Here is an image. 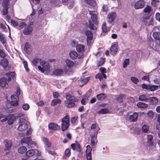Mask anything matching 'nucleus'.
Instances as JSON below:
<instances>
[{"mask_svg": "<svg viewBox=\"0 0 160 160\" xmlns=\"http://www.w3.org/2000/svg\"><path fill=\"white\" fill-rule=\"evenodd\" d=\"M6 75L7 78L3 77L0 79V86L2 88L8 87L9 82L14 78L15 73L13 72H9L6 73Z\"/></svg>", "mask_w": 160, "mask_h": 160, "instance_id": "nucleus-1", "label": "nucleus"}, {"mask_svg": "<svg viewBox=\"0 0 160 160\" xmlns=\"http://www.w3.org/2000/svg\"><path fill=\"white\" fill-rule=\"evenodd\" d=\"M66 100L65 101V106L68 108H72L75 105V102H78V100L72 95L67 93L65 95Z\"/></svg>", "mask_w": 160, "mask_h": 160, "instance_id": "nucleus-2", "label": "nucleus"}, {"mask_svg": "<svg viewBox=\"0 0 160 160\" xmlns=\"http://www.w3.org/2000/svg\"><path fill=\"white\" fill-rule=\"evenodd\" d=\"M89 14L91 16V20H89V22L90 25V28L94 30L96 28L94 24L97 25L98 24L97 12L94 11H89Z\"/></svg>", "mask_w": 160, "mask_h": 160, "instance_id": "nucleus-3", "label": "nucleus"}, {"mask_svg": "<svg viewBox=\"0 0 160 160\" xmlns=\"http://www.w3.org/2000/svg\"><path fill=\"white\" fill-rule=\"evenodd\" d=\"M62 130L65 131L70 126L69 116L68 115H65L62 120Z\"/></svg>", "mask_w": 160, "mask_h": 160, "instance_id": "nucleus-4", "label": "nucleus"}, {"mask_svg": "<svg viewBox=\"0 0 160 160\" xmlns=\"http://www.w3.org/2000/svg\"><path fill=\"white\" fill-rule=\"evenodd\" d=\"M33 22H30L27 25L26 28H24L23 30V33L25 35H28L30 34L33 30Z\"/></svg>", "mask_w": 160, "mask_h": 160, "instance_id": "nucleus-5", "label": "nucleus"}, {"mask_svg": "<svg viewBox=\"0 0 160 160\" xmlns=\"http://www.w3.org/2000/svg\"><path fill=\"white\" fill-rule=\"evenodd\" d=\"M117 17L116 13L115 12L109 13L107 17V21L108 23H112L115 20Z\"/></svg>", "mask_w": 160, "mask_h": 160, "instance_id": "nucleus-6", "label": "nucleus"}, {"mask_svg": "<svg viewBox=\"0 0 160 160\" xmlns=\"http://www.w3.org/2000/svg\"><path fill=\"white\" fill-rule=\"evenodd\" d=\"M71 147L73 150L77 152H80L82 150L81 146L77 141H75V143L71 144Z\"/></svg>", "mask_w": 160, "mask_h": 160, "instance_id": "nucleus-7", "label": "nucleus"}, {"mask_svg": "<svg viewBox=\"0 0 160 160\" xmlns=\"http://www.w3.org/2000/svg\"><path fill=\"white\" fill-rule=\"evenodd\" d=\"M14 2L12 0H0V4L2 7H8L13 5Z\"/></svg>", "mask_w": 160, "mask_h": 160, "instance_id": "nucleus-8", "label": "nucleus"}, {"mask_svg": "<svg viewBox=\"0 0 160 160\" xmlns=\"http://www.w3.org/2000/svg\"><path fill=\"white\" fill-rule=\"evenodd\" d=\"M11 98L12 101L10 102V104L12 106H16L18 104L19 97L15 95L11 96Z\"/></svg>", "mask_w": 160, "mask_h": 160, "instance_id": "nucleus-9", "label": "nucleus"}, {"mask_svg": "<svg viewBox=\"0 0 160 160\" xmlns=\"http://www.w3.org/2000/svg\"><path fill=\"white\" fill-rule=\"evenodd\" d=\"M87 149L86 151V155L88 160H92V148L89 145L86 146Z\"/></svg>", "mask_w": 160, "mask_h": 160, "instance_id": "nucleus-10", "label": "nucleus"}, {"mask_svg": "<svg viewBox=\"0 0 160 160\" xmlns=\"http://www.w3.org/2000/svg\"><path fill=\"white\" fill-rule=\"evenodd\" d=\"M145 2L143 0H139L137 1L135 4L134 7L136 9L142 8L144 7Z\"/></svg>", "mask_w": 160, "mask_h": 160, "instance_id": "nucleus-11", "label": "nucleus"}, {"mask_svg": "<svg viewBox=\"0 0 160 160\" xmlns=\"http://www.w3.org/2000/svg\"><path fill=\"white\" fill-rule=\"evenodd\" d=\"M138 114L137 112H134L129 116V120L131 122H136L138 119Z\"/></svg>", "mask_w": 160, "mask_h": 160, "instance_id": "nucleus-12", "label": "nucleus"}, {"mask_svg": "<svg viewBox=\"0 0 160 160\" xmlns=\"http://www.w3.org/2000/svg\"><path fill=\"white\" fill-rule=\"evenodd\" d=\"M118 45L116 44H112L111 47L110 52L111 54L115 55L118 51Z\"/></svg>", "mask_w": 160, "mask_h": 160, "instance_id": "nucleus-13", "label": "nucleus"}, {"mask_svg": "<svg viewBox=\"0 0 160 160\" xmlns=\"http://www.w3.org/2000/svg\"><path fill=\"white\" fill-rule=\"evenodd\" d=\"M138 99L140 101L147 102L150 99V97L147 94H142L139 96Z\"/></svg>", "mask_w": 160, "mask_h": 160, "instance_id": "nucleus-14", "label": "nucleus"}, {"mask_svg": "<svg viewBox=\"0 0 160 160\" xmlns=\"http://www.w3.org/2000/svg\"><path fill=\"white\" fill-rule=\"evenodd\" d=\"M85 35L87 36V42L88 43L89 41H90L92 39L93 35L92 32L89 30H87L85 32Z\"/></svg>", "mask_w": 160, "mask_h": 160, "instance_id": "nucleus-15", "label": "nucleus"}, {"mask_svg": "<svg viewBox=\"0 0 160 160\" xmlns=\"http://www.w3.org/2000/svg\"><path fill=\"white\" fill-rule=\"evenodd\" d=\"M48 128L51 129L57 130L60 129V126L56 123L52 122L48 125Z\"/></svg>", "mask_w": 160, "mask_h": 160, "instance_id": "nucleus-16", "label": "nucleus"}, {"mask_svg": "<svg viewBox=\"0 0 160 160\" xmlns=\"http://www.w3.org/2000/svg\"><path fill=\"white\" fill-rule=\"evenodd\" d=\"M90 78L89 77H87L84 78H81L78 80L79 83H81V84L80 85V86L81 87H82L86 84Z\"/></svg>", "mask_w": 160, "mask_h": 160, "instance_id": "nucleus-17", "label": "nucleus"}, {"mask_svg": "<svg viewBox=\"0 0 160 160\" xmlns=\"http://www.w3.org/2000/svg\"><path fill=\"white\" fill-rule=\"evenodd\" d=\"M153 137L152 135L149 134L147 135V145L149 147L153 145Z\"/></svg>", "mask_w": 160, "mask_h": 160, "instance_id": "nucleus-18", "label": "nucleus"}, {"mask_svg": "<svg viewBox=\"0 0 160 160\" xmlns=\"http://www.w3.org/2000/svg\"><path fill=\"white\" fill-rule=\"evenodd\" d=\"M41 65L44 68L45 71H48L50 70V66L48 63L45 60L42 61Z\"/></svg>", "mask_w": 160, "mask_h": 160, "instance_id": "nucleus-19", "label": "nucleus"}, {"mask_svg": "<svg viewBox=\"0 0 160 160\" xmlns=\"http://www.w3.org/2000/svg\"><path fill=\"white\" fill-rule=\"evenodd\" d=\"M4 143L5 144V148H4V150H9L10 149L12 146V142L7 140H6L4 141Z\"/></svg>", "mask_w": 160, "mask_h": 160, "instance_id": "nucleus-20", "label": "nucleus"}, {"mask_svg": "<svg viewBox=\"0 0 160 160\" xmlns=\"http://www.w3.org/2000/svg\"><path fill=\"white\" fill-rule=\"evenodd\" d=\"M96 97L99 101H102L105 99L107 97V95L105 93H101L97 94Z\"/></svg>", "mask_w": 160, "mask_h": 160, "instance_id": "nucleus-21", "label": "nucleus"}, {"mask_svg": "<svg viewBox=\"0 0 160 160\" xmlns=\"http://www.w3.org/2000/svg\"><path fill=\"white\" fill-rule=\"evenodd\" d=\"M8 118H10L8 121V123L9 125H12L13 124L14 121L15 120V117L13 114L9 115L8 116Z\"/></svg>", "mask_w": 160, "mask_h": 160, "instance_id": "nucleus-22", "label": "nucleus"}, {"mask_svg": "<svg viewBox=\"0 0 160 160\" xmlns=\"http://www.w3.org/2000/svg\"><path fill=\"white\" fill-rule=\"evenodd\" d=\"M91 142L92 146H95L97 142V136L95 134L92 135L91 137Z\"/></svg>", "mask_w": 160, "mask_h": 160, "instance_id": "nucleus-23", "label": "nucleus"}, {"mask_svg": "<svg viewBox=\"0 0 160 160\" xmlns=\"http://www.w3.org/2000/svg\"><path fill=\"white\" fill-rule=\"evenodd\" d=\"M42 140L45 144V146L49 148L51 147L52 145L51 142L48 138L43 137L42 138Z\"/></svg>", "mask_w": 160, "mask_h": 160, "instance_id": "nucleus-24", "label": "nucleus"}, {"mask_svg": "<svg viewBox=\"0 0 160 160\" xmlns=\"http://www.w3.org/2000/svg\"><path fill=\"white\" fill-rule=\"evenodd\" d=\"M150 45L151 46V44H152V48H156L157 45H158L160 47V39L158 40H157L155 41H154L153 40H152V42L150 41Z\"/></svg>", "mask_w": 160, "mask_h": 160, "instance_id": "nucleus-25", "label": "nucleus"}, {"mask_svg": "<svg viewBox=\"0 0 160 160\" xmlns=\"http://www.w3.org/2000/svg\"><path fill=\"white\" fill-rule=\"evenodd\" d=\"M151 104L153 105H156L158 102V99L157 98L155 97H152L151 98H150V99L149 100Z\"/></svg>", "mask_w": 160, "mask_h": 160, "instance_id": "nucleus-26", "label": "nucleus"}, {"mask_svg": "<svg viewBox=\"0 0 160 160\" xmlns=\"http://www.w3.org/2000/svg\"><path fill=\"white\" fill-rule=\"evenodd\" d=\"M31 138L30 137H24L21 140V143H26L28 145L29 143L31 142Z\"/></svg>", "mask_w": 160, "mask_h": 160, "instance_id": "nucleus-27", "label": "nucleus"}, {"mask_svg": "<svg viewBox=\"0 0 160 160\" xmlns=\"http://www.w3.org/2000/svg\"><path fill=\"white\" fill-rule=\"evenodd\" d=\"M69 54L70 57L73 59H76L78 56L77 52L75 51H71Z\"/></svg>", "mask_w": 160, "mask_h": 160, "instance_id": "nucleus-28", "label": "nucleus"}, {"mask_svg": "<svg viewBox=\"0 0 160 160\" xmlns=\"http://www.w3.org/2000/svg\"><path fill=\"white\" fill-rule=\"evenodd\" d=\"M65 62L68 68H72L74 66V63L68 59H66L65 60Z\"/></svg>", "mask_w": 160, "mask_h": 160, "instance_id": "nucleus-29", "label": "nucleus"}, {"mask_svg": "<svg viewBox=\"0 0 160 160\" xmlns=\"http://www.w3.org/2000/svg\"><path fill=\"white\" fill-rule=\"evenodd\" d=\"M24 50L26 52L28 53H29L31 51V45L28 42H26L25 44Z\"/></svg>", "mask_w": 160, "mask_h": 160, "instance_id": "nucleus-30", "label": "nucleus"}, {"mask_svg": "<svg viewBox=\"0 0 160 160\" xmlns=\"http://www.w3.org/2000/svg\"><path fill=\"white\" fill-rule=\"evenodd\" d=\"M64 73L62 69H58L54 70L53 72V74L57 76H61Z\"/></svg>", "mask_w": 160, "mask_h": 160, "instance_id": "nucleus-31", "label": "nucleus"}, {"mask_svg": "<svg viewBox=\"0 0 160 160\" xmlns=\"http://www.w3.org/2000/svg\"><path fill=\"white\" fill-rule=\"evenodd\" d=\"M85 47L82 44H78L76 46V50L78 52H82L84 51Z\"/></svg>", "mask_w": 160, "mask_h": 160, "instance_id": "nucleus-32", "label": "nucleus"}, {"mask_svg": "<svg viewBox=\"0 0 160 160\" xmlns=\"http://www.w3.org/2000/svg\"><path fill=\"white\" fill-rule=\"evenodd\" d=\"M28 128L27 124H20L18 128V130L21 131H24Z\"/></svg>", "mask_w": 160, "mask_h": 160, "instance_id": "nucleus-33", "label": "nucleus"}, {"mask_svg": "<svg viewBox=\"0 0 160 160\" xmlns=\"http://www.w3.org/2000/svg\"><path fill=\"white\" fill-rule=\"evenodd\" d=\"M35 154V150L33 149H30L26 152L25 155L28 157H32Z\"/></svg>", "mask_w": 160, "mask_h": 160, "instance_id": "nucleus-34", "label": "nucleus"}, {"mask_svg": "<svg viewBox=\"0 0 160 160\" xmlns=\"http://www.w3.org/2000/svg\"><path fill=\"white\" fill-rule=\"evenodd\" d=\"M95 78H98L100 81H101L103 78L106 79L107 78V76L105 74L98 73L96 75Z\"/></svg>", "mask_w": 160, "mask_h": 160, "instance_id": "nucleus-35", "label": "nucleus"}, {"mask_svg": "<svg viewBox=\"0 0 160 160\" xmlns=\"http://www.w3.org/2000/svg\"><path fill=\"white\" fill-rule=\"evenodd\" d=\"M137 105L140 108H146L148 107V105L147 104L141 102H138Z\"/></svg>", "mask_w": 160, "mask_h": 160, "instance_id": "nucleus-36", "label": "nucleus"}, {"mask_svg": "<svg viewBox=\"0 0 160 160\" xmlns=\"http://www.w3.org/2000/svg\"><path fill=\"white\" fill-rule=\"evenodd\" d=\"M0 64L1 66H2L4 68H5L7 67L8 64V62L7 59H5L2 62H0Z\"/></svg>", "mask_w": 160, "mask_h": 160, "instance_id": "nucleus-37", "label": "nucleus"}, {"mask_svg": "<svg viewBox=\"0 0 160 160\" xmlns=\"http://www.w3.org/2000/svg\"><path fill=\"white\" fill-rule=\"evenodd\" d=\"M27 150V148L25 146H21L19 148L18 150V153L21 154L24 153Z\"/></svg>", "mask_w": 160, "mask_h": 160, "instance_id": "nucleus-38", "label": "nucleus"}, {"mask_svg": "<svg viewBox=\"0 0 160 160\" xmlns=\"http://www.w3.org/2000/svg\"><path fill=\"white\" fill-rule=\"evenodd\" d=\"M109 112V109L107 108L101 109L98 112L99 114H106Z\"/></svg>", "mask_w": 160, "mask_h": 160, "instance_id": "nucleus-39", "label": "nucleus"}, {"mask_svg": "<svg viewBox=\"0 0 160 160\" xmlns=\"http://www.w3.org/2000/svg\"><path fill=\"white\" fill-rule=\"evenodd\" d=\"M149 127L148 125L143 124L142 127V130L143 132H147L149 130Z\"/></svg>", "mask_w": 160, "mask_h": 160, "instance_id": "nucleus-40", "label": "nucleus"}, {"mask_svg": "<svg viewBox=\"0 0 160 160\" xmlns=\"http://www.w3.org/2000/svg\"><path fill=\"white\" fill-rule=\"evenodd\" d=\"M153 36L156 41L160 39V33L157 32H154L153 33Z\"/></svg>", "mask_w": 160, "mask_h": 160, "instance_id": "nucleus-41", "label": "nucleus"}, {"mask_svg": "<svg viewBox=\"0 0 160 160\" xmlns=\"http://www.w3.org/2000/svg\"><path fill=\"white\" fill-rule=\"evenodd\" d=\"M41 64V59L38 58H36L33 59L32 61V63L35 65L37 66L38 64L39 63Z\"/></svg>", "mask_w": 160, "mask_h": 160, "instance_id": "nucleus-42", "label": "nucleus"}, {"mask_svg": "<svg viewBox=\"0 0 160 160\" xmlns=\"http://www.w3.org/2000/svg\"><path fill=\"white\" fill-rule=\"evenodd\" d=\"M61 100L59 99H54L51 102V105L54 106L58 103H60L61 102Z\"/></svg>", "mask_w": 160, "mask_h": 160, "instance_id": "nucleus-43", "label": "nucleus"}, {"mask_svg": "<svg viewBox=\"0 0 160 160\" xmlns=\"http://www.w3.org/2000/svg\"><path fill=\"white\" fill-rule=\"evenodd\" d=\"M0 41L2 44H5L6 43L7 40L6 37L3 34L0 36Z\"/></svg>", "mask_w": 160, "mask_h": 160, "instance_id": "nucleus-44", "label": "nucleus"}, {"mask_svg": "<svg viewBox=\"0 0 160 160\" xmlns=\"http://www.w3.org/2000/svg\"><path fill=\"white\" fill-rule=\"evenodd\" d=\"M129 63V58L125 59L123 63V68H126Z\"/></svg>", "mask_w": 160, "mask_h": 160, "instance_id": "nucleus-45", "label": "nucleus"}, {"mask_svg": "<svg viewBox=\"0 0 160 160\" xmlns=\"http://www.w3.org/2000/svg\"><path fill=\"white\" fill-rule=\"evenodd\" d=\"M102 31L103 33H106L108 32L107 28L105 22H104L102 27Z\"/></svg>", "mask_w": 160, "mask_h": 160, "instance_id": "nucleus-46", "label": "nucleus"}, {"mask_svg": "<svg viewBox=\"0 0 160 160\" xmlns=\"http://www.w3.org/2000/svg\"><path fill=\"white\" fill-rule=\"evenodd\" d=\"M3 8L2 10L3 14L4 15H7L8 13V9L9 7H2Z\"/></svg>", "mask_w": 160, "mask_h": 160, "instance_id": "nucleus-47", "label": "nucleus"}, {"mask_svg": "<svg viewBox=\"0 0 160 160\" xmlns=\"http://www.w3.org/2000/svg\"><path fill=\"white\" fill-rule=\"evenodd\" d=\"M147 115L148 118L152 119L154 115V112L150 110L147 112Z\"/></svg>", "mask_w": 160, "mask_h": 160, "instance_id": "nucleus-48", "label": "nucleus"}, {"mask_svg": "<svg viewBox=\"0 0 160 160\" xmlns=\"http://www.w3.org/2000/svg\"><path fill=\"white\" fill-rule=\"evenodd\" d=\"M19 124H27V121L25 119L23 118H20L18 120Z\"/></svg>", "mask_w": 160, "mask_h": 160, "instance_id": "nucleus-49", "label": "nucleus"}, {"mask_svg": "<svg viewBox=\"0 0 160 160\" xmlns=\"http://www.w3.org/2000/svg\"><path fill=\"white\" fill-rule=\"evenodd\" d=\"M124 97V95L121 94L117 97V100L118 102H122L123 101V99Z\"/></svg>", "mask_w": 160, "mask_h": 160, "instance_id": "nucleus-50", "label": "nucleus"}, {"mask_svg": "<svg viewBox=\"0 0 160 160\" xmlns=\"http://www.w3.org/2000/svg\"><path fill=\"white\" fill-rule=\"evenodd\" d=\"M158 86L156 85H150V90L151 91H153L158 89Z\"/></svg>", "mask_w": 160, "mask_h": 160, "instance_id": "nucleus-51", "label": "nucleus"}, {"mask_svg": "<svg viewBox=\"0 0 160 160\" xmlns=\"http://www.w3.org/2000/svg\"><path fill=\"white\" fill-rule=\"evenodd\" d=\"M26 26V24L25 22H21L19 25L18 29L19 30L21 29Z\"/></svg>", "mask_w": 160, "mask_h": 160, "instance_id": "nucleus-52", "label": "nucleus"}, {"mask_svg": "<svg viewBox=\"0 0 160 160\" xmlns=\"http://www.w3.org/2000/svg\"><path fill=\"white\" fill-rule=\"evenodd\" d=\"M142 87L143 89L150 90V85L144 83L142 84Z\"/></svg>", "mask_w": 160, "mask_h": 160, "instance_id": "nucleus-53", "label": "nucleus"}, {"mask_svg": "<svg viewBox=\"0 0 160 160\" xmlns=\"http://www.w3.org/2000/svg\"><path fill=\"white\" fill-rule=\"evenodd\" d=\"M131 80L135 84H137L139 82L138 79L135 77H132L131 78Z\"/></svg>", "mask_w": 160, "mask_h": 160, "instance_id": "nucleus-54", "label": "nucleus"}, {"mask_svg": "<svg viewBox=\"0 0 160 160\" xmlns=\"http://www.w3.org/2000/svg\"><path fill=\"white\" fill-rule=\"evenodd\" d=\"M105 62L104 59H102L101 60L99 61L97 63V66L100 67L103 65Z\"/></svg>", "mask_w": 160, "mask_h": 160, "instance_id": "nucleus-55", "label": "nucleus"}, {"mask_svg": "<svg viewBox=\"0 0 160 160\" xmlns=\"http://www.w3.org/2000/svg\"><path fill=\"white\" fill-rule=\"evenodd\" d=\"M102 10L103 12H107L108 10V7L107 5L104 4L102 7Z\"/></svg>", "mask_w": 160, "mask_h": 160, "instance_id": "nucleus-56", "label": "nucleus"}, {"mask_svg": "<svg viewBox=\"0 0 160 160\" xmlns=\"http://www.w3.org/2000/svg\"><path fill=\"white\" fill-rule=\"evenodd\" d=\"M64 154L67 157L70 156L71 155V152L70 149H66L64 152Z\"/></svg>", "mask_w": 160, "mask_h": 160, "instance_id": "nucleus-57", "label": "nucleus"}, {"mask_svg": "<svg viewBox=\"0 0 160 160\" xmlns=\"http://www.w3.org/2000/svg\"><path fill=\"white\" fill-rule=\"evenodd\" d=\"M0 28L3 29L4 31L5 32H6L8 31L6 27L3 23H0Z\"/></svg>", "mask_w": 160, "mask_h": 160, "instance_id": "nucleus-58", "label": "nucleus"}, {"mask_svg": "<svg viewBox=\"0 0 160 160\" xmlns=\"http://www.w3.org/2000/svg\"><path fill=\"white\" fill-rule=\"evenodd\" d=\"M29 108V106L28 104H24L22 106V108L24 110H28Z\"/></svg>", "mask_w": 160, "mask_h": 160, "instance_id": "nucleus-59", "label": "nucleus"}, {"mask_svg": "<svg viewBox=\"0 0 160 160\" xmlns=\"http://www.w3.org/2000/svg\"><path fill=\"white\" fill-rule=\"evenodd\" d=\"M151 10V8L150 6H147L144 9V11L145 12L149 13Z\"/></svg>", "mask_w": 160, "mask_h": 160, "instance_id": "nucleus-60", "label": "nucleus"}, {"mask_svg": "<svg viewBox=\"0 0 160 160\" xmlns=\"http://www.w3.org/2000/svg\"><path fill=\"white\" fill-rule=\"evenodd\" d=\"M23 63L24 64V67L25 69V70L27 71H29V68H28V64L27 62L26 61H23Z\"/></svg>", "mask_w": 160, "mask_h": 160, "instance_id": "nucleus-61", "label": "nucleus"}, {"mask_svg": "<svg viewBox=\"0 0 160 160\" xmlns=\"http://www.w3.org/2000/svg\"><path fill=\"white\" fill-rule=\"evenodd\" d=\"M11 23L15 27L18 26V22L14 20H11Z\"/></svg>", "mask_w": 160, "mask_h": 160, "instance_id": "nucleus-62", "label": "nucleus"}, {"mask_svg": "<svg viewBox=\"0 0 160 160\" xmlns=\"http://www.w3.org/2000/svg\"><path fill=\"white\" fill-rule=\"evenodd\" d=\"M6 56V54L3 52L2 50L0 49V57L2 58H4Z\"/></svg>", "mask_w": 160, "mask_h": 160, "instance_id": "nucleus-63", "label": "nucleus"}, {"mask_svg": "<svg viewBox=\"0 0 160 160\" xmlns=\"http://www.w3.org/2000/svg\"><path fill=\"white\" fill-rule=\"evenodd\" d=\"M60 96L59 93L55 92L53 93V96L54 98H57Z\"/></svg>", "mask_w": 160, "mask_h": 160, "instance_id": "nucleus-64", "label": "nucleus"}]
</instances>
